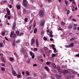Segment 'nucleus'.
I'll list each match as a JSON object with an SVG mask.
<instances>
[{"label":"nucleus","mask_w":79,"mask_h":79,"mask_svg":"<svg viewBox=\"0 0 79 79\" xmlns=\"http://www.w3.org/2000/svg\"><path fill=\"white\" fill-rule=\"evenodd\" d=\"M23 6H25V7H27V2H26V0H23Z\"/></svg>","instance_id":"3"},{"label":"nucleus","mask_w":79,"mask_h":79,"mask_svg":"<svg viewBox=\"0 0 79 79\" xmlns=\"http://www.w3.org/2000/svg\"><path fill=\"white\" fill-rule=\"evenodd\" d=\"M5 39L6 40H7L8 41L9 40H8V38H7V37H5Z\"/></svg>","instance_id":"51"},{"label":"nucleus","mask_w":79,"mask_h":79,"mask_svg":"<svg viewBox=\"0 0 79 79\" xmlns=\"http://www.w3.org/2000/svg\"><path fill=\"white\" fill-rule=\"evenodd\" d=\"M50 62H46V64L47 65H49L50 64Z\"/></svg>","instance_id":"37"},{"label":"nucleus","mask_w":79,"mask_h":79,"mask_svg":"<svg viewBox=\"0 0 79 79\" xmlns=\"http://www.w3.org/2000/svg\"><path fill=\"white\" fill-rule=\"evenodd\" d=\"M44 69H45L46 70H47V71H48V72L50 71V69H49V68L47 66H45V67Z\"/></svg>","instance_id":"10"},{"label":"nucleus","mask_w":79,"mask_h":79,"mask_svg":"<svg viewBox=\"0 0 79 79\" xmlns=\"http://www.w3.org/2000/svg\"><path fill=\"white\" fill-rule=\"evenodd\" d=\"M30 55L31 56H32V55H34V53H33L32 52H30Z\"/></svg>","instance_id":"27"},{"label":"nucleus","mask_w":79,"mask_h":79,"mask_svg":"<svg viewBox=\"0 0 79 79\" xmlns=\"http://www.w3.org/2000/svg\"><path fill=\"white\" fill-rule=\"evenodd\" d=\"M63 73H64V74H67V73H68V71L66 70H63Z\"/></svg>","instance_id":"11"},{"label":"nucleus","mask_w":79,"mask_h":79,"mask_svg":"<svg viewBox=\"0 0 79 79\" xmlns=\"http://www.w3.org/2000/svg\"><path fill=\"white\" fill-rule=\"evenodd\" d=\"M61 24L62 25H64L65 24V23H64L63 22H62Z\"/></svg>","instance_id":"45"},{"label":"nucleus","mask_w":79,"mask_h":79,"mask_svg":"<svg viewBox=\"0 0 79 79\" xmlns=\"http://www.w3.org/2000/svg\"><path fill=\"white\" fill-rule=\"evenodd\" d=\"M24 35V33L23 32L21 33L19 35V36L21 37V35Z\"/></svg>","instance_id":"23"},{"label":"nucleus","mask_w":79,"mask_h":79,"mask_svg":"<svg viewBox=\"0 0 79 79\" xmlns=\"http://www.w3.org/2000/svg\"><path fill=\"white\" fill-rule=\"evenodd\" d=\"M32 27V25H31L29 26V27L28 28L29 30H31V28Z\"/></svg>","instance_id":"35"},{"label":"nucleus","mask_w":79,"mask_h":79,"mask_svg":"<svg viewBox=\"0 0 79 79\" xmlns=\"http://www.w3.org/2000/svg\"><path fill=\"white\" fill-rule=\"evenodd\" d=\"M34 57H35V56L34 55V54H33L32 56V59H34Z\"/></svg>","instance_id":"46"},{"label":"nucleus","mask_w":79,"mask_h":79,"mask_svg":"<svg viewBox=\"0 0 79 79\" xmlns=\"http://www.w3.org/2000/svg\"><path fill=\"white\" fill-rule=\"evenodd\" d=\"M73 4H76V2H75V1H73Z\"/></svg>","instance_id":"64"},{"label":"nucleus","mask_w":79,"mask_h":79,"mask_svg":"<svg viewBox=\"0 0 79 79\" xmlns=\"http://www.w3.org/2000/svg\"><path fill=\"white\" fill-rule=\"evenodd\" d=\"M0 56H3V54L2 53H1L0 54Z\"/></svg>","instance_id":"61"},{"label":"nucleus","mask_w":79,"mask_h":79,"mask_svg":"<svg viewBox=\"0 0 79 79\" xmlns=\"http://www.w3.org/2000/svg\"><path fill=\"white\" fill-rule=\"evenodd\" d=\"M50 53H52V51L51 50H49L48 52V54H50Z\"/></svg>","instance_id":"36"},{"label":"nucleus","mask_w":79,"mask_h":79,"mask_svg":"<svg viewBox=\"0 0 79 79\" xmlns=\"http://www.w3.org/2000/svg\"><path fill=\"white\" fill-rule=\"evenodd\" d=\"M7 12L8 15H10V10H9L8 9H7Z\"/></svg>","instance_id":"13"},{"label":"nucleus","mask_w":79,"mask_h":79,"mask_svg":"<svg viewBox=\"0 0 79 79\" xmlns=\"http://www.w3.org/2000/svg\"><path fill=\"white\" fill-rule=\"evenodd\" d=\"M33 76H35V77H36V76H37V73H34Z\"/></svg>","instance_id":"40"},{"label":"nucleus","mask_w":79,"mask_h":79,"mask_svg":"<svg viewBox=\"0 0 79 79\" xmlns=\"http://www.w3.org/2000/svg\"><path fill=\"white\" fill-rule=\"evenodd\" d=\"M57 68L58 70H60V66L59 65H58L57 66Z\"/></svg>","instance_id":"38"},{"label":"nucleus","mask_w":79,"mask_h":79,"mask_svg":"<svg viewBox=\"0 0 79 79\" xmlns=\"http://www.w3.org/2000/svg\"><path fill=\"white\" fill-rule=\"evenodd\" d=\"M65 47H66V48H69L70 47H69V45H66L65 46Z\"/></svg>","instance_id":"53"},{"label":"nucleus","mask_w":79,"mask_h":79,"mask_svg":"<svg viewBox=\"0 0 79 79\" xmlns=\"http://www.w3.org/2000/svg\"><path fill=\"white\" fill-rule=\"evenodd\" d=\"M1 69L2 71H5V68H4L3 67H2L1 68Z\"/></svg>","instance_id":"50"},{"label":"nucleus","mask_w":79,"mask_h":79,"mask_svg":"<svg viewBox=\"0 0 79 79\" xmlns=\"http://www.w3.org/2000/svg\"><path fill=\"white\" fill-rule=\"evenodd\" d=\"M34 52H37V48H34Z\"/></svg>","instance_id":"34"},{"label":"nucleus","mask_w":79,"mask_h":79,"mask_svg":"<svg viewBox=\"0 0 79 79\" xmlns=\"http://www.w3.org/2000/svg\"><path fill=\"white\" fill-rule=\"evenodd\" d=\"M17 76L19 78H20V77H21V75H20L19 74H18Z\"/></svg>","instance_id":"44"},{"label":"nucleus","mask_w":79,"mask_h":79,"mask_svg":"<svg viewBox=\"0 0 79 79\" xmlns=\"http://www.w3.org/2000/svg\"><path fill=\"white\" fill-rule=\"evenodd\" d=\"M53 48L54 50V51L55 52H56V48H55V47H53Z\"/></svg>","instance_id":"29"},{"label":"nucleus","mask_w":79,"mask_h":79,"mask_svg":"<svg viewBox=\"0 0 79 79\" xmlns=\"http://www.w3.org/2000/svg\"><path fill=\"white\" fill-rule=\"evenodd\" d=\"M59 71L60 73H63L62 70L60 69V70H59Z\"/></svg>","instance_id":"49"},{"label":"nucleus","mask_w":79,"mask_h":79,"mask_svg":"<svg viewBox=\"0 0 79 79\" xmlns=\"http://www.w3.org/2000/svg\"><path fill=\"white\" fill-rule=\"evenodd\" d=\"M25 21L26 22H27V18H25Z\"/></svg>","instance_id":"48"},{"label":"nucleus","mask_w":79,"mask_h":79,"mask_svg":"<svg viewBox=\"0 0 79 79\" xmlns=\"http://www.w3.org/2000/svg\"><path fill=\"white\" fill-rule=\"evenodd\" d=\"M15 27H16V23L14 22L12 26V30H14L15 29Z\"/></svg>","instance_id":"5"},{"label":"nucleus","mask_w":79,"mask_h":79,"mask_svg":"<svg viewBox=\"0 0 79 79\" xmlns=\"http://www.w3.org/2000/svg\"><path fill=\"white\" fill-rule=\"evenodd\" d=\"M74 30H76V29H77V27H74L73 28Z\"/></svg>","instance_id":"63"},{"label":"nucleus","mask_w":79,"mask_h":79,"mask_svg":"<svg viewBox=\"0 0 79 79\" xmlns=\"http://www.w3.org/2000/svg\"><path fill=\"white\" fill-rule=\"evenodd\" d=\"M52 34L53 32H52V31H51L50 32H49V35L51 37H53V35H52Z\"/></svg>","instance_id":"8"},{"label":"nucleus","mask_w":79,"mask_h":79,"mask_svg":"<svg viewBox=\"0 0 79 79\" xmlns=\"http://www.w3.org/2000/svg\"><path fill=\"white\" fill-rule=\"evenodd\" d=\"M67 79H71V76H69L67 77Z\"/></svg>","instance_id":"43"},{"label":"nucleus","mask_w":79,"mask_h":79,"mask_svg":"<svg viewBox=\"0 0 79 79\" xmlns=\"http://www.w3.org/2000/svg\"><path fill=\"white\" fill-rule=\"evenodd\" d=\"M12 44L13 46H15V41H13L12 43Z\"/></svg>","instance_id":"25"},{"label":"nucleus","mask_w":79,"mask_h":79,"mask_svg":"<svg viewBox=\"0 0 79 79\" xmlns=\"http://www.w3.org/2000/svg\"><path fill=\"white\" fill-rule=\"evenodd\" d=\"M2 34L3 35H5V33L4 32H2Z\"/></svg>","instance_id":"47"},{"label":"nucleus","mask_w":79,"mask_h":79,"mask_svg":"<svg viewBox=\"0 0 79 79\" xmlns=\"http://www.w3.org/2000/svg\"><path fill=\"white\" fill-rule=\"evenodd\" d=\"M40 51L41 52V53H44V51L42 49H40Z\"/></svg>","instance_id":"39"},{"label":"nucleus","mask_w":79,"mask_h":79,"mask_svg":"<svg viewBox=\"0 0 79 79\" xmlns=\"http://www.w3.org/2000/svg\"><path fill=\"white\" fill-rule=\"evenodd\" d=\"M1 60L2 61V62H3L4 63H5V59H4V58H3V57L2 56L1 57Z\"/></svg>","instance_id":"9"},{"label":"nucleus","mask_w":79,"mask_h":79,"mask_svg":"<svg viewBox=\"0 0 79 79\" xmlns=\"http://www.w3.org/2000/svg\"><path fill=\"white\" fill-rule=\"evenodd\" d=\"M41 77V79H45V75H43Z\"/></svg>","instance_id":"26"},{"label":"nucleus","mask_w":79,"mask_h":79,"mask_svg":"<svg viewBox=\"0 0 79 79\" xmlns=\"http://www.w3.org/2000/svg\"><path fill=\"white\" fill-rule=\"evenodd\" d=\"M27 63H28V64H29V63H31V60H30V59H29L27 62Z\"/></svg>","instance_id":"20"},{"label":"nucleus","mask_w":79,"mask_h":79,"mask_svg":"<svg viewBox=\"0 0 79 79\" xmlns=\"http://www.w3.org/2000/svg\"><path fill=\"white\" fill-rule=\"evenodd\" d=\"M44 31H42L41 33V35H42V34H44Z\"/></svg>","instance_id":"60"},{"label":"nucleus","mask_w":79,"mask_h":79,"mask_svg":"<svg viewBox=\"0 0 79 79\" xmlns=\"http://www.w3.org/2000/svg\"><path fill=\"white\" fill-rule=\"evenodd\" d=\"M53 64L52 66H53V68L56 69V65L54 64Z\"/></svg>","instance_id":"19"},{"label":"nucleus","mask_w":79,"mask_h":79,"mask_svg":"<svg viewBox=\"0 0 79 79\" xmlns=\"http://www.w3.org/2000/svg\"><path fill=\"white\" fill-rule=\"evenodd\" d=\"M15 42L17 44L18 43H19V42H20V40H16V41H15Z\"/></svg>","instance_id":"33"},{"label":"nucleus","mask_w":79,"mask_h":79,"mask_svg":"<svg viewBox=\"0 0 79 79\" xmlns=\"http://www.w3.org/2000/svg\"><path fill=\"white\" fill-rule=\"evenodd\" d=\"M58 30L60 31H63V29L61 27H60L58 28Z\"/></svg>","instance_id":"24"},{"label":"nucleus","mask_w":79,"mask_h":79,"mask_svg":"<svg viewBox=\"0 0 79 79\" xmlns=\"http://www.w3.org/2000/svg\"><path fill=\"white\" fill-rule=\"evenodd\" d=\"M16 34L17 35H19V31H16Z\"/></svg>","instance_id":"16"},{"label":"nucleus","mask_w":79,"mask_h":79,"mask_svg":"<svg viewBox=\"0 0 79 79\" xmlns=\"http://www.w3.org/2000/svg\"><path fill=\"white\" fill-rule=\"evenodd\" d=\"M11 18V17L10 16H8V19H10Z\"/></svg>","instance_id":"58"},{"label":"nucleus","mask_w":79,"mask_h":79,"mask_svg":"<svg viewBox=\"0 0 79 79\" xmlns=\"http://www.w3.org/2000/svg\"><path fill=\"white\" fill-rule=\"evenodd\" d=\"M25 50L23 48V50H22V52H25Z\"/></svg>","instance_id":"62"},{"label":"nucleus","mask_w":79,"mask_h":79,"mask_svg":"<svg viewBox=\"0 0 79 79\" xmlns=\"http://www.w3.org/2000/svg\"><path fill=\"white\" fill-rule=\"evenodd\" d=\"M17 8H18V10H19V9H20V8H21V6H17Z\"/></svg>","instance_id":"32"},{"label":"nucleus","mask_w":79,"mask_h":79,"mask_svg":"<svg viewBox=\"0 0 79 79\" xmlns=\"http://www.w3.org/2000/svg\"><path fill=\"white\" fill-rule=\"evenodd\" d=\"M73 27V25L72 24H70L69 25L68 27V29H71L72 27Z\"/></svg>","instance_id":"14"},{"label":"nucleus","mask_w":79,"mask_h":79,"mask_svg":"<svg viewBox=\"0 0 79 79\" xmlns=\"http://www.w3.org/2000/svg\"><path fill=\"white\" fill-rule=\"evenodd\" d=\"M26 11H27L26 10V9L24 8L23 11V13H24Z\"/></svg>","instance_id":"42"},{"label":"nucleus","mask_w":79,"mask_h":79,"mask_svg":"<svg viewBox=\"0 0 79 79\" xmlns=\"http://www.w3.org/2000/svg\"><path fill=\"white\" fill-rule=\"evenodd\" d=\"M37 29H35L34 30V33H36L37 32Z\"/></svg>","instance_id":"41"},{"label":"nucleus","mask_w":79,"mask_h":79,"mask_svg":"<svg viewBox=\"0 0 79 79\" xmlns=\"http://www.w3.org/2000/svg\"><path fill=\"white\" fill-rule=\"evenodd\" d=\"M40 26H41V27H42V26H44V23H45V21H44L43 20H40Z\"/></svg>","instance_id":"4"},{"label":"nucleus","mask_w":79,"mask_h":79,"mask_svg":"<svg viewBox=\"0 0 79 79\" xmlns=\"http://www.w3.org/2000/svg\"><path fill=\"white\" fill-rule=\"evenodd\" d=\"M8 15H6V16H5L4 18H7V17H8Z\"/></svg>","instance_id":"57"},{"label":"nucleus","mask_w":79,"mask_h":79,"mask_svg":"<svg viewBox=\"0 0 79 79\" xmlns=\"http://www.w3.org/2000/svg\"><path fill=\"white\" fill-rule=\"evenodd\" d=\"M65 4H66V6H68V1H66V0H65Z\"/></svg>","instance_id":"31"},{"label":"nucleus","mask_w":79,"mask_h":79,"mask_svg":"<svg viewBox=\"0 0 79 79\" xmlns=\"http://www.w3.org/2000/svg\"><path fill=\"white\" fill-rule=\"evenodd\" d=\"M52 47H55V45L54 44H52Z\"/></svg>","instance_id":"56"},{"label":"nucleus","mask_w":79,"mask_h":79,"mask_svg":"<svg viewBox=\"0 0 79 79\" xmlns=\"http://www.w3.org/2000/svg\"><path fill=\"white\" fill-rule=\"evenodd\" d=\"M12 72L13 73V74L14 75V76H17V74H16V72H15V71L14 70H12Z\"/></svg>","instance_id":"6"},{"label":"nucleus","mask_w":79,"mask_h":79,"mask_svg":"<svg viewBox=\"0 0 79 79\" xmlns=\"http://www.w3.org/2000/svg\"><path fill=\"white\" fill-rule=\"evenodd\" d=\"M56 56V55L55 54H53L52 56V58H53V57H55Z\"/></svg>","instance_id":"22"},{"label":"nucleus","mask_w":79,"mask_h":79,"mask_svg":"<svg viewBox=\"0 0 79 79\" xmlns=\"http://www.w3.org/2000/svg\"><path fill=\"white\" fill-rule=\"evenodd\" d=\"M56 77L58 79H60V78H61V76L60 75H58V74H56Z\"/></svg>","instance_id":"7"},{"label":"nucleus","mask_w":79,"mask_h":79,"mask_svg":"<svg viewBox=\"0 0 79 79\" xmlns=\"http://www.w3.org/2000/svg\"><path fill=\"white\" fill-rule=\"evenodd\" d=\"M74 46V44L73 43H71L69 44V46L70 47H73Z\"/></svg>","instance_id":"18"},{"label":"nucleus","mask_w":79,"mask_h":79,"mask_svg":"<svg viewBox=\"0 0 79 79\" xmlns=\"http://www.w3.org/2000/svg\"><path fill=\"white\" fill-rule=\"evenodd\" d=\"M67 15H69V10H68L67 12Z\"/></svg>","instance_id":"52"},{"label":"nucleus","mask_w":79,"mask_h":79,"mask_svg":"<svg viewBox=\"0 0 79 79\" xmlns=\"http://www.w3.org/2000/svg\"><path fill=\"white\" fill-rule=\"evenodd\" d=\"M33 66H37V65L36 64H35L33 65Z\"/></svg>","instance_id":"54"},{"label":"nucleus","mask_w":79,"mask_h":79,"mask_svg":"<svg viewBox=\"0 0 79 79\" xmlns=\"http://www.w3.org/2000/svg\"><path fill=\"white\" fill-rule=\"evenodd\" d=\"M3 46L2 45V43H0V47H2Z\"/></svg>","instance_id":"55"},{"label":"nucleus","mask_w":79,"mask_h":79,"mask_svg":"<svg viewBox=\"0 0 79 79\" xmlns=\"http://www.w3.org/2000/svg\"><path fill=\"white\" fill-rule=\"evenodd\" d=\"M39 15L40 17H42L44 15V11L42 10H40L39 13Z\"/></svg>","instance_id":"2"},{"label":"nucleus","mask_w":79,"mask_h":79,"mask_svg":"<svg viewBox=\"0 0 79 79\" xmlns=\"http://www.w3.org/2000/svg\"><path fill=\"white\" fill-rule=\"evenodd\" d=\"M48 2H49V3H51V2H52V0H48Z\"/></svg>","instance_id":"59"},{"label":"nucleus","mask_w":79,"mask_h":79,"mask_svg":"<svg viewBox=\"0 0 79 79\" xmlns=\"http://www.w3.org/2000/svg\"><path fill=\"white\" fill-rule=\"evenodd\" d=\"M26 74H27V76H29L30 73H29V72L27 71H26Z\"/></svg>","instance_id":"17"},{"label":"nucleus","mask_w":79,"mask_h":79,"mask_svg":"<svg viewBox=\"0 0 79 79\" xmlns=\"http://www.w3.org/2000/svg\"><path fill=\"white\" fill-rule=\"evenodd\" d=\"M44 50H45V51H47V50H48V48H47V47H44Z\"/></svg>","instance_id":"21"},{"label":"nucleus","mask_w":79,"mask_h":79,"mask_svg":"<svg viewBox=\"0 0 79 79\" xmlns=\"http://www.w3.org/2000/svg\"><path fill=\"white\" fill-rule=\"evenodd\" d=\"M9 60H10V61H13V60H14V59H13V58H12V57H10L9 58Z\"/></svg>","instance_id":"28"},{"label":"nucleus","mask_w":79,"mask_h":79,"mask_svg":"<svg viewBox=\"0 0 79 79\" xmlns=\"http://www.w3.org/2000/svg\"><path fill=\"white\" fill-rule=\"evenodd\" d=\"M36 46L37 47H39V43L38 42V40H37V39L36 40Z\"/></svg>","instance_id":"12"},{"label":"nucleus","mask_w":79,"mask_h":79,"mask_svg":"<svg viewBox=\"0 0 79 79\" xmlns=\"http://www.w3.org/2000/svg\"><path fill=\"white\" fill-rule=\"evenodd\" d=\"M44 40L46 41V40H47V38L45 37V36H44Z\"/></svg>","instance_id":"30"},{"label":"nucleus","mask_w":79,"mask_h":79,"mask_svg":"<svg viewBox=\"0 0 79 79\" xmlns=\"http://www.w3.org/2000/svg\"><path fill=\"white\" fill-rule=\"evenodd\" d=\"M35 39H32L31 40V44H34L35 43Z\"/></svg>","instance_id":"15"},{"label":"nucleus","mask_w":79,"mask_h":79,"mask_svg":"<svg viewBox=\"0 0 79 79\" xmlns=\"http://www.w3.org/2000/svg\"><path fill=\"white\" fill-rule=\"evenodd\" d=\"M16 37V34H14V32L13 31L11 32L10 35V38H15Z\"/></svg>","instance_id":"1"}]
</instances>
